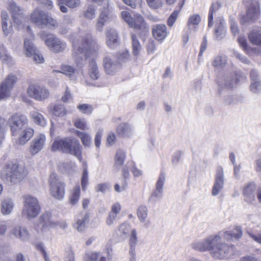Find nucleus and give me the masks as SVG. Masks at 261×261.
I'll list each match as a JSON object with an SVG mask.
<instances>
[{
  "instance_id": "1",
  "label": "nucleus",
  "mask_w": 261,
  "mask_h": 261,
  "mask_svg": "<svg viewBox=\"0 0 261 261\" xmlns=\"http://www.w3.org/2000/svg\"><path fill=\"white\" fill-rule=\"evenodd\" d=\"M72 57L75 65L82 67L87 60H89L88 73L94 80L99 77L97 65L94 57H96L98 45L90 34L83 37L81 39L72 40Z\"/></svg>"
},
{
  "instance_id": "2",
  "label": "nucleus",
  "mask_w": 261,
  "mask_h": 261,
  "mask_svg": "<svg viewBox=\"0 0 261 261\" xmlns=\"http://www.w3.org/2000/svg\"><path fill=\"white\" fill-rule=\"evenodd\" d=\"M193 249L200 252L208 251L216 258L222 259L235 251L234 245H229L222 242L219 235H214L205 239L202 242L194 243Z\"/></svg>"
},
{
  "instance_id": "3",
  "label": "nucleus",
  "mask_w": 261,
  "mask_h": 261,
  "mask_svg": "<svg viewBox=\"0 0 261 261\" xmlns=\"http://www.w3.org/2000/svg\"><path fill=\"white\" fill-rule=\"evenodd\" d=\"M82 146L78 140L73 137H68L55 140L51 147L53 151L57 150L69 153L76 156L80 161L82 160Z\"/></svg>"
},
{
  "instance_id": "4",
  "label": "nucleus",
  "mask_w": 261,
  "mask_h": 261,
  "mask_svg": "<svg viewBox=\"0 0 261 261\" xmlns=\"http://www.w3.org/2000/svg\"><path fill=\"white\" fill-rule=\"evenodd\" d=\"M19 165L16 160L10 161L7 163L0 172V177L4 181H10L11 184H16L23 178L27 173L23 175L19 170Z\"/></svg>"
},
{
  "instance_id": "5",
  "label": "nucleus",
  "mask_w": 261,
  "mask_h": 261,
  "mask_svg": "<svg viewBox=\"0 0 261 261\" xmlns=\"http://www.w3.org/2000/svg\"><path fill=\"white\" fill-rule=\"evenodd\" d=\"M242 3L246 9V14L240 19L242 25L249 22H253L259 18L260 8L258 0H242Z\"/></svg>"
},
{
  "instance_id": "6",
  "label": "nucleus",
  "mask_w": 261,
  "mask_h": 261,
  "mask_svg": "<svg viewBox=\"0 0 261 261\" xmlns=\"http://www.w3.org/2000/svg\"><path fill=\"white\" fill-rule=\"evenodd\" d=\"M121 17L129 27L140 33L146 34L149 32V26L141 14L135 13L132 16L128 11H123L121 12Z\"/></svg>"
},
{
  "instance_id": "7",
  "label": "nucleus",
  "mask_w": 261,
  "mask_h": 261,
  "mask_svg": "<svg viewBox=\"0 0 261 261\" xmlns=\"http://www.w3.org/2000/svg\"><path fill=\"white\" fill-rule=\"evenodd\" d=\"M31 21L37 25H45L55 29L58 27V22L48 14L38 9H35L30 15Z\"/></svg>"
},
{
  "instance_id": "8",
  "label": "nucleus",
  "mask_w": 261,
  "mask_h": 261,
  "mask_svg": "<svg viewBox=\"0 0 261 261\" xmlns=\"http://www.w3.org/2000/svg\"><path fill=\"white\" fill-rule=\"evenodd\" d=\"M48 182L51 196L58 200L62 199L65 194V184L60 181L56 174L54 173L50 175Z\"/></svg>"
},
{
  "instance_id": "9",
  "label": "nucleus",
  "mask_w": 261,
  "mask_h": 261,
  "mask_svg": "<svg viewBox=\"0 0 261 261\" xmlns=\"http://www.w3.org/2000/svg\"><path fill=\"white\" fill-rule=\"evenodd\" d=\"M8 10L10 11L14 23V26L17 31L23 30L24 32L33 35L29 26L25 27L22 23L23 18L22 12L20 8L17 6L15 2L9 3Z\"/></svg>"
},
{
  "instance_id": "10",
  "label": "nucleus",
  "mask_w": 261,
  "mask_h": 261,
  "mask_svg": "<svg viewBox=\"0 0 261 261\" xmlns=\"http://www.w3.org/2000/svg\"><path fill=\"white\" fill-rule=\"evenodd\" d=\"M24 207L22 214L28 218L37 216L40 211L38 201L35 197L27 195L23 196Z\"/></svg>"
},
{
  "instance_id": "11",
  "label": "nucleus",
  "mask_w": 261,
  "mask_h": 261,
  "mask_svg": "<svg viewBox=\"0 0 261 261\" xmlns=\"http://www.w3.org/2000/svg\"><path fill=\"white\" fill-rule=\"evenodd\" d=\"M91 3H95L97 5L101 6L100 13L98 19L96 27L97 29L101 31L111 17V10L110 7V0H88Z\"/></svg>"
},
{
  "instance_id": "12",
  "label": "nucleus",
  "mask_w": 261,
  "mask_h": 261,
  "mask_svg": "<svg viewBox=\"0 0 261 261\" xmlns=\"http://www.w3.org/2000/svg\"><path fill=\"white\" fill-rule=\"evenodd\" d=\"M41 39L44 40L45 44L53 52L63 51L66 48V44L53 35L46 34L44 32L40 34Z\"/></svg>"
},
{
  "instance_id": "13",
  "label": "nucleus",
  "mask_w": 261,
  "mask_h": 261,
  "mask_svg": "<svg viewBox=\"0 0 261 261\" xmlns=\"http://www.w3.org/2000/svg\"><path fill=\"white\" fill-rule=\"evenodd\" d=\"M39 222L41 224V231H45L47 230L59 226L62 229L67 227V223L64 221L54 222L51 220V214L49 212L43 213L39 219Z\"/></svg>"
},
{
  "instance_id": "14",
  "label": "nucleus",
  "mask_w": 261,
  "mask_h": 261,
  "mask_svg": "<svg viewBox=\"0 0 261 261\" xmlns=\"http://www.w3.org/2000/svg\"><path fill=\"white\" fill-rule=\"evenodd\" d=\"M17 81V77L13 74H9L0 85V100L7 98L11 95V91Z\"/></svg>"
},
{
  "instance_id": "15",
  "label": "nucleus",
  "mask_w": 261,
  "mask_h": 261,
  "mask_svg": "<svg viewBox=\"0 0 261 261\" xmlns=\"http://www.w3.org/2000/svg\"><path fill=\"white\" fill-rule=\"evenodd\" d=\"M9 122L12 135L16 136L18 132L27 124L28 119L24 115L16 113L11 116Z\"/></svg>"
},
{
  "instance_id": "16",
  "label": "nucleus",
  "mask_w": 261,
  "mask_h": 261,
  "mask_svg": "<svg viewBox=\"0 0 261 261\" xmlns=\"http://www.w3.org/2000/svg\"><path fill=\"white\" fill-rule=\"evenodd\" d=\"M27 93L30 97L40 101L47 98L49 96L48 90L45 87L38 84L30 85Z\"/></svg>"
},
{
  "instance_id": "17",
  "label": "nucleus",
  "mask_w": 261,
  "mask_h": 261,
  "mask_svg": "<svg viewBox=\"0 0 261 261\" xmlns=\"http://www.w3.org/2000/svg\"><path fill=\"white\" fill-rule=\"evenodd\" d=\"M24 46L25 55L28 57H33L34 61L36 63H42L44 62V58L39 51L34 46L32 42L28 39L24 41Z\"/></svg>"
},
{
  "instance_id": "18",
  "label": "nucleus",
  "mask_w": 261,
  "mask_h": 261,
  "mask_svg": "<svg viewBox=\"0 0 261 261\" xmlns=\"http://www.w3.org/2000/svg\"><path fill=\"white\" fill-rule=\"evenodd\" d=\"M46 137L44 135L40 134L37 135L31 143L29 147L30 153L34 155L40 151L45 143Z\"/></svg>"
},
{
  "instance_id": "19",
  "label": "nucleus",
  "mask_w": 261,
  "mask_h": 261,
  "mask_svg": "<svg viewBox=\"0 0 261 261\" xmlns=\"http://www.w3.org/2000/svg\"><path fill=\"white\" fill-rule=\"evenodd\" d=\"M168 34L166 26L164 24H156L152 29V36L158 41L164 40Z\"/></svg>"
},
{
  "instance_id": "20",
  "label": "nucleus",
  "mask_w": 261,
  "mask_h": 261,
  "mask_svg": "<svg viewBox=\"0 0 261 261\" xmlns=\"http://www.w3.org/2000/svg\"><path fill=\"white\" fill-rule=\"evenodd\" d=\"M238 42L244 51L248 55H258L261 53L260 49L257 47H250L247 43V40L244 36H239Z\"/></svg>"
},
{
  "instance_id": "21",
  "label": "nucleus",
  "mask_w": 261,
  "mask_h": 261,
  "mask_svg": "<svg viewBox=\"0 0 261 261\" xmlns=\"http://www.w3.org/2000/svg\"><path fill=\"white\" fill-rule=\"evenodd\" d=\"M223 184V169L220 168L217 170L216 180L212 189L213 195L215 196L218 194L220 191L222 189Z\"/></svg>"
},
{
  "instance_id": "22",
  "label": "nucleus",
  "mask_w": 261,
  "mask_h": 261,
  "mask_svg": "<svg viewBox=\"0 0 261 261\" xmlns=\"http://www.w3.org/2000/svg\"><path fill=\"white\" fill-rule=\"evenodd\" d=\"M20 130L17 139V143L19 145H24L34 136V130L32 127H27Z\"/></svg>"
},
{
  "instance_id": "23",
  "label": "nucleus",
  "mask_w": 261,
  "mask_h": 261,
  "mask_svg": "<svg viewBox=\"0 0 261 261\" xmlns=\"http://www.w3.org/2000/svg\"><path fill=\"white\" fill-rule=\"evenodd\" d=\"M185 3V0H179L176 9L170 14L167 20V24L169 27H172L177 19Z\"/></svg>"
},
{
  "instance_id": "24",
  "label": "nucleus",
  "mask_w": 261,
  "mask_h": 261,
  "mask_svg": "<svg viewBox=\"0 0 261 261\" xmlns=\"http://www.w3.org/2000/svg\"><path fill=\"white\" fill-rule=\"evenodd\" d=\"M242 234L241 227L236 226L231 230L225 231L223 233V237L227 241L239 240L242 237Z\"/></svg>"
},
{
  "instance_id": "25",
  "label": "nucleus",
  "mask_w": 261,
  "mask_h": 261,
  "mask_svg": "<svg viewBox=\"0 0 261 261\" xmlns=\"http://www.w3.org/2000/svg\"><path fill=\"white\" fill-rule=\"evenodd\" d=\"M221 7V4L216 2L213 3L208 11V28H211L214 25V17H216L217 13Z\"/></svg>"
},
{
  "instance_id": "26",
  "label": "nucleus",
  "mask_w": 261,
  "mask_h": 261,
  "mask_svg": "<svg viewBox=\"0 0 261 261\" xmlns=\"http://www.w3.org/2000/svg\"><path fill=\"white\" fill-rule=\"evenodd\" d=\"M48 110L50 114L57 117H63L67 114L65 106L59 103L50 105L49 107Z\"/></svg>"
},
{
  "instance_id": "27",
  "label": "nucleus",
  "mask_w": 261,
  "mask_h": 261,
  "mask_svg": "<svg viewBox=\"0 0 261 261\" xmlns=\"http://www.w3.org/2000/svg\"><path fill=\"white\" fill-rule=\"evenodd\" d=\"M107 44L110 48H113L118 43V36L115 30L110 29L107 31Z\"/></svg>"
},
{
  "instance_id": "28",
  "label": "nucleus",
  "mask_w": 261,
  "mask_h": 261,
  "mask_svg": "<svg viewBox=\"0 0 261 261\" xmlns=\"http://www.w3.org/2000/svg\"><path fill=\"white\" fill-rule=\"evenodd\" d=\"M9 235L10 237L13 236L22 240H25L29 238V234L25 228L16 226L10 231Z\"/></svg>"
},
{
  "instance_id": "29",
  "label": "nucleus",
  "mask_w": 261,
  "mask_h": 261,
  "mask_svg": "<svg viewBox=\"0 0 261 261\" xmlns=\"http://www.w3.org/2000/svg\"><path fill=\"white\" fill-rule=\"evenodd\" d=\"M121 210V205L118 202L115 203L112 205L111 211L107 219V224L108 225H111L113 223Z\"/></svg>"
},
{
  "instance_id": "30",
  "label": "nucleus",
  "mask_w": 261,
  "mask_h": 261,
  "mask_svg": "<svg viewBox=\"0 0 261 261\" xmlns=\"http://www.w3.org/2000/svg\"><path fill=\"white\" fill-rule=\"evenodd\" d=\"M1 17L2 19V29L4 34L8 36L13 32V24L10 22L9 28H7V22L9 18V14L7 11L2 12Z\"/></svg>"
},
{
  "instance_id": "31",
  "label": "nucleus",
  "mask_w": 261,
  "mask_h": 261,
  "mask_svg": "<svg viewBox=\"0 0 261 261\" xmlns=\"http://www.w3.org/2000/svg\"><path fill=\"white\" fill-rule=\"evenodd\" d=\"M250 42L257 46L261 49V32L258 30H252L248 35Z\"/></svg>"
},
{
  "instance_id": "32",
  "label": "nucleus",
  "mask_w": 261,
  "mask_h": 261,
  "mask_svg": "<svg viewBox=\"0 0 261 261\" xmlns=\"http://www.w3.org/2000/svg\"><path fill=\"white\" fill-rule=\"evenodd\" d=\"M225 31L224 25V19L222 16H218L216 18L215 23L214 34L218 38L223 34Z\"/></svg>"
},
{
  "instance_id": "33",
  "label": "nucleus",
  "mask_w": 261,
  "mask_h": 261,
  "mask_svg": "<svg viewBox=\"0 0 261 261\" xmlns=\"http://www.w3.org/2000/svg\"><path fill=\"white\" fill-rule=\"evenodd\" d=\"M74 134L80 139L82 144L85 147H89L90 146L91 143V138L88 133L81 132L79 130H75Z\"/></svg>"
},
{
  "instance_id": "34",
  "label": "nucleus",
  "mask_w": 261,
  "mask_h": 261,
  "mask_svg": "<svg viewBox=\"0 0 261 261\" xmlns=\"http://www.w3.org/2000/svg\"><path fill=\"white\" fill-rule=\"evenodd\" d=\"M81 196V188L79 185L75 186L72 190L69 198L70 204L75 205L79 201Z\"/></svg>"
},
{
  "instance_id": "35",
  "label": "nucleus",
  "mask_w": 261,
  "mask_h": 261,
  "mask_svg": "<svg viewBox=\"0 0 261 261\" xmlns=\"http://www.w3.org/2000/svg\"><path fill=\"white\" fill-rule=\"evenodd\" d=\"M103 67L105 72L108 74H113L115 70V65L112 61V59L106 57L103 59Z\"/></svg>"
},
{
  "instance_id": "36",
  "label": "nucleus",
  "mask_w": 261,
  "mask_h": 261,
  "mask_svg": "<svg viewBox=\"0 0 261 261\" xmlns=\"http://www.w3.org/2000/svg\"><path fill=\"white\" fill-rule=\"evenodd\" d=\"M89 214L86 213L82 219H79L76 220L74 227L78 231L82 232L84 231L86 227V223L88 221Z\"/></svg>"
},
{
  "instance_id": "37",
  "label": "nucleus",
  "mask_w": 261,
  "mask_h": 261,
  "mask_svg": "<svg viewBox=\"0 0 261 261\" xmlns=\"http://www.w3.org/2000/svg\"><path fill=\"white\" fill-rule=\"evenodd\" d=\"M31 117L34 122L38 125L44 126L46 124V121L43 116L37 112L33 113Z\"/></svg>"
},
{
  "instance_id": "38",
  "label": "nucleus",
  "mask_w": 261,
  "mask_h": 261,
  "mask_svg": "<svg viewBox=\"0 0 261 261\" xmlns=\"http://www.w3.org/2000/svg\"><path fill=\"white\" fill-rule=\"evenodd\" d=\"M165 181V177L163 175H161L156 184V189L151 194V197H157L162 191L163 187Z\"/></svg>"
},
{
  "instance_id": "39",
  "label": "nucleus",
  "mask_w": 261,
  "mask_h": 261,
  "mask_svg": "<svg viewBox=\"0 0 261 261\" xmlns=\"http://www.w3.org/2000/svg\"><path fill=\"white\" fill-rule=\"evenodd\" d=\"M125 159V153L122 150H118L117 151L116 153L115 154L114 160H115V166H122L124 160Z\"/></svg>"
},
{
  "instance_id": "40",
  "label": "nucleus",
  "mask_w": 261,
  "mask_h": 261,
  "mask_svg": "<svg viewBox=\"0 0 261 261\" xmlns=\"http://www.w3.org/2000/svg\"><path fill=\"white\" fill-rule=\"evenodd\" d=\"M201 21V17L198 14H194L189 16L187 25L188 27L191 26L195 27L198 25Z\"/></svg>"
},
{
  "instance_id": "41",
  "label": "nucleus",
  "mask_w": 261,
  "mask_h": 261,
  "mask_svg": "<svg viewBox=\"0 0 261 261\" xmlns=\"http://www.w3.org/2000/svg\"><path fill=\"white\" fill-rule=\"evenodd\" d=\"M133 53L135 56L139 54L141 46L137 36L135 34L132 35Z\"/></svg>"
},
{
  "instance_id": "42",
  "label": "nucleus",
  "mask_w": 261,
  "mask_h": 261,
  "mask_svg": "<svg viewBox=\"0 0 261 261\" xmlns=\"http://www.w3.org/2000/svg\"><path fill=\"white\" fill-rule=\"evenodd\" d=\"M13 208V203L11 200H5L2 202L1 212L4 215L9 214Z\"/></svg>"
},
{
  "instance_id": "43",
  "label": "nucleus",
  "mask_w": 261,
  "mask_h": 261,
  "mask_svg": "<svg viewBox=\"0 0 261 261\" xmlns=\"http://www.w3.org/2000/svg\"><path fill=\"white\" fill-rule=\"evenodd\" d=\"M77 109L83 114L91 115L93 111V106L88 103L80 104Z\"/></svg>"
},
{
  "instance_id": "44",
  "label": "nucleus",
  "mask_w": 261,
  "mask_h": 261,
  "mask_svg": "<svg viewBox=\"0 0 261 261\" xmlns=\"http://www.w3.org/2000/svg\"><path fill=\"white\" fill-rule=\"evenodd\" d=\"M88 184V173L86 165L84 167L82 176L81 178V185L83 191L86 190Z\"/></svg>"
},
{
  "instance_id": "45",
  "label": "nucleus",
  "mask_w": 261,
  "mask_h": 261,
  "mask_svg": "<svg viewBox=\"0 0 261 261\" xmlns=\"http://www.w3.org/2000/svg\"><path fill=\"white\" fill-rule=\"evenodd\" d=\"M116 133L118 136H124L129 131V126L126 123L120 124L116 128Z\"/></svg>"
},
{
  "instance_id": "46",
  "label": "nucleus",
  "mask_w": 261,
  "mask_h": 261,
  "mask_svg": "<svg viewBox=\"0 0 261 261\" xmlns=\"http://www.w3.org/2000/svg\"><path fill=\"white\" fill-rule=\"evenodd\" d=\"M73 125L76 128L82 130H85L88 128L86 122L82 118H77L74 120Z\"/></svg>"
},
{
  "instance_id": "47",
  "label": "nucleus",
  "mask_w": 261,
  "mask_h": 261,
  "mask_svg": "<svg viewBox=\"0 0 261 261\" xmlns=\"http://www.w3.org/2000/svg\"><path fill=\"white\" fill-rule=\"evenodd\" d=\"M137 216L141 221H144L147 216V209L146 206L141 205L137 211Z\"/></svg>"
},
{
  "instance_id": "48",
  "label": "nucleus",
  "mask_w": 261,
  "mask_h": 261,
  "mask_svg": "<svg viewBox=\"0 0 261 261\" xmlns=\"http://www.w3.org/2000/svg\"><path fill=\"white\" fill-rule=\"evenodd\" d=\"M96 8L92 5H89L87 9L84 12V15L85 17L92 19L95 16Z\"/></svg>"
},
{
  "instance_id": "49",
  "label": "nucleus",
  "mask_w": 261,
  "mask_h": 261,
  "mask_svg": "<svg viewBox=\"0 0 261 261\" xmlns=\"http://www.w3.org/2000/svg\"><path fill=\"white\" fill-rule=\"evenodd\" d=\"M146 2L148 7L152 9H158L163 5L162 0H146Z\"/></svg>"
},
{
  "instance_id": "50",
  "label": "nucleus",
  "mask_w": 261,
  "mask_h": 261,
  "mask_svg": "<svg viewBox=\"0 0 261 261\" xmlns=\"http://www.w3.org/2000/svg\"><path fill=\"white\" fill-rule=\"evenodd\" d=\"M126 5L132 8L135 9L137 7H142L143 0H122Z\"/></svg>"
},
{
  "instance_id": "51",
  "label": "nucleus",
  "mask_w": 261,
  "mask_h": 261,
  "mask_svg": "<svg viewBox=\"0 0 261 261\" xmlns=\"http://www.w3.org/2000/svg\"><path fill=\"white\" fill-rule=\"evenodd\" d=\"M255 189V186L253 183H249L244 188L243 193L247 198L251 196Z\"/></svg>"
},
{
  "instance_id": "52",
  "label": "nucleus",
  "mask_w": 261,
  "mask_h": 261,
  "mask_svg": "<svg viewBox=\"0 0 261 261\" xmlns=\"http://www.w3.org/2000/svg\"><path fill=\"white\" fill-rule=\"evenodd\" d=\"M58 72H61L65 74L71 75L75 72L74 68L69 65H62L61 66V71H57Z\"/></svg>"
},
{
  "instance_id": "53",
  "label": "nucleus",
  "mask_w": 261,
  "mask_h": 261,
  "mask_svg": "<svg viewBox=\"0 0 261 261\" xmlns=\"http://www.w3.org/2000/svg\"><path fill=\"white\" fill-rule=\"evenodd\" d=\"M11 57L8 55L6 48L4 45H0V60L8 61L11 60Z\"/></svg>"
},
{
  "instance_id": "54",
  "label": "nucleus",
  "mask_w": 261,
  "mask_h": 261,
  "mask_svg": "<svg viewBox=\"0 0 261 261\" xmlns=\"http://www.w3.org/2000/svg\"><path fill=\"white\" fill-rule=\"evenodd\" d=\"M60 1L71 8L78 7L81 3L80 0H61Z\"/></svg>"
},
{
  "instance_id": "55",
  "label": "nucleus",
  "mask_w": 261,
  "mask_h": 261,
  "mask_svg": "<svg viewBox=\"0 0 261 261\" xmlns=\"http://www.w3.org/2000/svg\"><path fill=\"white\" fill-rule=\"evenodd\" d=\"M99 256L98 252H92L87 253L85 257V261H97Z\"/></svg>"
},
{
  "instance_id": "56",
  "label": "nucleus",
  "mask_w": 261,
  "mask_h": 261,
  "mask_svg": "<svg viewBox=\"0 0 261 261\" xmlns=\"http://www.w3.org/2000/svg\"><path fill=\"white\" fill-rule=\"evenodd\" d=\"M137 241V232L136 230H133L129 238V245L131 248H135Z\"/></svg>"
},
{
  "instance_id": "57",
  "label": "nucleus",
  "mask_w": 261,
  "mask_h": 261,
  "mask_svg": "<svg viewBox=\"0 0 261 261\" xmlns=\"http://www.w3.org/2000/svg\"><path fill=\"white\" fill-rule=\"evenodd\" d=\"M156 46L154 40H149L146 45V49L148 54H152L155 50Z\"/></svg>"
},
{
  "instance_id": "58",
  "label": "nucleus",
  "mask_w": 261,
  "mask_h": 261,
  "mask_svg": "<svg viewBox=\"0 0 261 261\" xmlns=\"http://www.w3.org/2000/svg\"><path fill=\"white\" fill-rule=\"evenodd\" d=\"M102 136V131L99 130L95 135L94 138V143L97 148H99L101 144V140Z\"/></svg>"
},
{
  "instance_id": "59",
  "label": "nucleus",
  "mask_w": 261,
  "mask_h": 261,
  "mask_svg": "<svg viewBox=\"0 0 261 261\" xmlns=\"http://www.w3.org/2000/svg\"><path fill=\"white\" fill-rule=\"evenodd\" d=\"M116 141V136L115 134L111 132L110 133L107 138V143L110 145L111 146L113 145Z\"/></svg>"
},
{
  "instance_id": "60",
  "label": "nucleus",
  "mask_w": 261,
  "mask_h": 261,
  "mask_svg": "<svg viewBox=\"0 0 261 261\" xmlns=\"http://www.w3.org/2000/svg\"><path fill=\"white\" fill-rule=\"evenodd\" d=\"M36 248L42 253L45 261H49V257H48L47 253L45 250L42 244L41 243L37 244L36 246Z\"/></svg>"
},
{
  "instance_id": "61",
  "label": "nucleus",
  "mask_w": 261,
  "mask_h": 261,
  "mask_svg": "<svg viewBox=\"0 0 261 261\" xmlns=\"http://www.w3.org/2000/svg\"><path fill=\"white\" fill-rule=\"evenodd\" d=\"M38 4L44 5L48 9H51L53 7V2L50 0H36Z\"/></svg>"
},
{
  "instance_id": "62",
  "label": "nucleus",
  "mask_w": 261,
  "mask_h": 261,
  "mask_svg": "<svg viewBox=\"0 0 261 261\" xmlns=\"http://www.w3.org/2000/svg\"><path fill=\"white\" fill-rule=\"evenodd\" d=\"M108 189V186L106 183L98 184L96 187V191L98 192H105Z\"/></svg>"
},
{
  "instance_id": "63",
  "label": "nucleus",
  "mask_w": 261,
  "mask_h": 261,
  "mask_svg": "<svg viewBox=\"0 0 261 261\" xmlns=\"http://www.w3.org/2000/svg\"><path fill=\"white\" fill-rule=\"evenodd\" d=\"M71 98V95L70 93L69 89L66 87V90L63 96L62 97V100L64 102L68 101Z\"/></svg>"
},
{
  "instance_id": "64",
  "label": "nucleus",
  "mask_w": 261,
  "mask_h": 261,
  "mask_svg": "<svg viewBox=\"0 0 261 261\" xmlns=\"http://www.w3.org/2000/svg\"><path fill=\"white\" fill-rule=\"evenodd\" d=\"M248 234L254 241L261 244V234L255 235L252 232H248Z\"/></svg>"
}]
</instances>
